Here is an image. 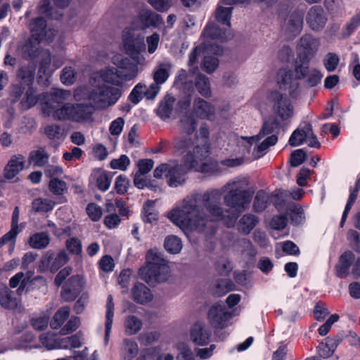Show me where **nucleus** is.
Here are the masks:
<instances>
[{
  "instance_id": "69168bd1",
  "label": "nucleus",
  "mask_w": 360,
  "mask_h": 360,
  "mask_svg": "<svg viewBox=\"0 0 360 360\" xmlns=\"http://www.w3.org/2000/svg\"><path fill=\"white\" fill-rule=\"evenodd\" d=\"M71 96V92L68 90L57 89L51 95L53 103L63 104Z\"/></svg>"
},
{
  "instance_id": "6e6d98bb",
  "label": "nucleus",
  "mask_w": 360,
  "mask_h": 360,
  "mask_svg": "<svg viewBox=\"0 0 360 360\" xmlns=\"http://www.w3.org/2000/svg\"><path fill=\"white\" fill-rule=\"evenodd\" d=\"M80 319L79 317H72L66 324L60 329V334L65 335L75 331L80 326Z\"/></svg>"
},
{
  "instance_id": "79ce46f5",
  "label": "nucleus",
  "mask_w": 360,
  "mask_h": 360,
  "mask_svg": "<svg viewBox=\"0 0 360 360\" xmlns=\"http://www.w3.org/2000/svg\"><path fill=\"white\" fill-rule=\"evenodd\" d=\"M39 99V95L36 94L33 86L27 87L25 92V96L20 101L21 108L24 110H28L34 107Z\"/></svg>"
},
{
  "instance_id": "6e6552de",
  "label": "nucleus",
  "mask_w": 360,
  "mask_h": 360,
  "mask_svg": "<svg viewBox=\"0 0 360 360\" xmlns=\"http://www.w3.org/2000/svg\"><path fill=\"white\" fill-rule=\"evenodd\" d=\"M53 117L56 120H70L75 122H83L90 119L93 113L91 105L83 103H65L61 106L52 107Z\"/></svg>"
},
{
  "instance_id": "aec40b11",
  "label": "nucleus",
  "mask_w": 360,
  "mask_h": 360,
  "mask_svg": "<svg viewBox=\"0 0 360 360\" xmlns=\"http://www.w3.org/2000/svg\"><path fill=\"white\" fill-rule=\"evenodd\" d=\"M82 290L81 280L77 276L70 277L62 288L61 297L65 302L74 300Z\"/></svg>"
},
{
  "instance_id": "a878e982",
  "label": "nucleus",
  "mask_w": 360,
  "mask_h": 360,
  "mask_svg": "<svg viewBox=\"0 0 360 360\" xmlns=\"http://www.w3.org/2000/svg\"><path fill=\"white\" fill-rule=\"evenodd\" d=\"M49 155L46 149L43 147H39L30 153L28 162L30 165L42 167L49 162Z\"/></svg>"
},
{
  "instance_id": "39448f33",
  "label": "nucleus",
  "mask_w": 360,
  "mask_h": 360,
  "mask_svg": "<svg viewBox=\"0 0 360 360\" xmlns=\"http://www.w3.org/2000/svg\"><path fill=\"white\" fill-rule=\"evenodd\" d=\"M146 266L140 269V277L149 285L166 281L170 274L167 261L161 252L156 249L149 250L146 256Z\"/></svg>"
},
{
  "instance_id": "2eb2a0df",
  "label": "nucleus",
  "mask_w": 360,
  "mask_h": 360,
  "mask_svg": "<svg viewBox=\"0 0 360 360\" xmlns=\"http://www.w3.org/2000/svg\"><path fill=\"white\" fill-rule=\"evenodd\" d=\"M191 170L186 166V163L179 165L176 161H171V166L168 173L166 174L167 184L171 187H177L185 181V174Z\"/></svg>"
},
{
  "instance_id": "c9c22d12",
  "label": "nucleus",
  "mask_w": 360,
  "mask_h": 360,
  "mask_svg": "<svg viewBox=\"0 0 360 360\" xmlns=\"http://www.w3.org/2000/svg\"><path fill=\"white\" fill-rule=\"evenodd\" d=\"M193 72H188L185 70H180L175 78V85L181 89H193Z\"/></svg>"
},
{
  "instance_id": "5701e85b",
  "label": "nucleus",
  "mask_w": 360,
  "mask_h": 360,
  "mask_svg": "<svg viewBox=\"0 0 360 360\" xmlns=\"http://www.w3.org/2000/svg\"><path fill=\"white\" fill-rule=\"evenodd\" d=\"M36 65L34 63H28L22 65L16 72V82L27 86H32L35 76Z\"/></svg>"
},
{
  "instance_id": "e433bc0d",
  "label": "nucleus",
  "mask_w": 360,
  "mask_h": 360,
  "mask_svg": "<svg viewBox=\"0 0 360 360\" xmlns=\"http://www.w3.org/2000/svg\"><path fill=\"white\" fill-rule=\"evenodd\" d=\"M141 13L146 29L150 27H157L164 23L161 16L150 10L143 9Z\"/></svg>"
},
{
  "instance_id": "4d7b16f0",
  "label": "nucleus",
  "mask_w": 360,
  "mask_h": 360,
  "mask_svg": "<svg viewBox=\"0 0 360 360\" xmlns=\"http://www.w3.org/2000/svg\"><path fill=\"white\" fill-rule=\"evenodd\" d=\"M286 191H278L274 195V205L279 211H282L288 208L285 202V198L288 196Z\"/></svg>"
},
{
  "instance_id": "864d4df0",
  "label": "nucleus",
  "mask_w": 360,
  "mask_h": 360,
  "mask_svg": "<svg viewBox=\"0 0 360 360\" xmlns=\"http://www.w3.org/2000/svg\"><path fill=\"white\" fill-rule=\"evenodd\" d=\"M144 174L136 172L134 178V184L136 187L139 189H142L145 187H148L151 190L156 191L160 189L158 186H154L150 181H148L143 177Z\"/></svg>"
},
{
  "instance_id": "412c9836",
  "label": "nucleus",
  "mask_w": 360,
  "mask_h": 360,
  "mask_svg": "<svg viewBox=\"0 0 360 360\" xmlns=\"http://www.w3.org/2000/svg\"><path fill=\"white\" fill-rule=\"evenodd\" d=\"M197 126V122L194 118L193 115L191 113H186L185 115L182 116L179 122V130L183 135L182 137L176 139L174 142V147L176 148V143L177 141L183 139H191L192 140L195 139V137L197 134L199 135L200 130L196 132L193 136H191V134L195 131Z\"/></svg>"
},
{
  "instance_id": "774afa93",
  "label": "nucleus",
  "mask_w": 360,
  "mask_h": 360,
  "mask_svg": "<svg viewBox=\"0 0 360 360\" xmlns=\"http://www.w3.org/2000/svg\"><path fill=\"white\" fill-rule=\"evenodd\" d=\"M219 65L218 59L213 56H205L202 69L207 73H212Z\"/></svg>"
},
{
  "instance_id": "2f4dec72",
  "label": "nucleus",
  "mask_w": 360,
  "mask_h": 360,
  "mask_svg": "<svg viewBox=\"0 0 360 360\" xmlns=\"http://www.w3.org/2000/svg\"><path fill=\"white\" fill-rule=\"evenodd\" d=\"M31 276V271H27L26 274L18 272L10 278L9 285L12 288L18 287L17 292L20 295L24 291L26 285L30 282Z\"/></svg>"
},
{
  "instance_id": "7ed1b4c3",
  "label": "nucleus",
  "mask_w": 360,
  "mask_h": 360,
  "mask_svg": "<svg viewBox=\"0 0 360 360\" xmlns=\"http://www.w3.org/2000/svg\"><path fill=\"white\" fill-rule=\"evenodd\" d=\"M310 61L296 60L294 66L295 77L291 70L281 68L277 73V82L281 89L288 91L289 94L296 98L300 92L298 80H304L309 87L316 86L321 82L322 74L316 69L310 68Z\"/></svg>"
},
{
  "instance_id": "58836bf2",
  "label": "nucleus",
  "mask_w": 360,
  "mask_h": 360,
  "mask_svg": "<svg viewBox=\"0 0 360 360\" xmlns=\"http://www.w3.org/2000/svg\"><path fill=\"white\" fill-rule=\"evenodd\" d=\"M51 238L46 232L36 233L29 239L30 245L34 249L46 248L50 243Z\"/></svg>"
},
{
  "instance_id": "8fccbe9b",
  "label": "nucleus",
  "mask_w": 360,
  "mask_h": 360,
  "mask_svg": "<svg viewBox=\"0 0 360 360\" xmlns=\"http://www.w3.org/2000/svg\"><path fill=\"white\" fill-rule=\"evenodd\" d=\"M27 86H24L20 83H15L10 87V98L13 103H15L20 101L23 93L26 91Z\"/></svg>"
},
{
  "instance_id": "49530a36",
  "label": "nucleus",
  "mask_w": 360,
  "mask_h": 360,
  "mask_svg": "<svg viewBox=\"0 0 360 360\" xmlns=\"http://www.w3.org/2000/svg\"><path fill=\"white\" fill-rule=\"evenodd\" d=\"M46 28V22L44 18L38 17L31 20L30 30L34 38H41Z\"/></svg>"
},
{
  "instance_id": "338daca9",
  "label": "nucleus",
  "mask_w": 360,
  "mask_h": 360,
  "mask_svg": "<svg viewBox=\"0 0 360 360\" xmlns=\"http://www.w3.org/2000/svg\"><path fill=\"white\" fill-rule=\"evenodd\" d=\"M306 153L303 149L294 150L290 156V164L292 167H298L305 161Z\"/></svg>"
},
{
  "instance_id": "09e8293b",
  "label": "nucleus",
  "mask_w": 360,
  "mask_h": 360,
  "mask_svg": "<svg viewBox=\"0 0 360 360\" xmlns=\"http://www.w3.org/2000/svg\"><path fill=\"white\" fill-rule=\"evenodd\" d=\"M165 250L172 253H179L182 249V243L179 238L176 236H169L165 240Z\"/></svg>"
},
{
  "instance_id": "a18cd8bd",
  "label": "nucleus",
  "mask_w": 360,
  "mask_h": 360,
  "mask_svg": "<svg viewBox=\"0 0 360 360\" xmlns=\"http://www.w3.org/2000/svg\"><path fill=\"white\" fill-rule=\"evenodd\" d=\"M39 41L37 38L31 37L22 47L23 56L26 58H34L38 56Z\"/></svg>"
},
{
  "instance_id": "72a5a7b5",
  "label": "nucleus",
  "mask_w": 360,
  "mask_h": 360,
  "mask_svg": "<svg viewBox=\"0 0 360 360\" xmlns=\"http://www.w3.org/2000/svg\"><path fill=\"white\" fill-rule=\"evenodd\" d=\"M114 316V303L112 296L109 295L106 303V314H105V344L107 345L109 341L110 334L112 326V319Z\"/></svg>"
},
{
  "instance_id": "0e129e2a",
  "label": "nucleus",
  "mask_w": 360,
  "mask_h": 360,
  "mask_svg": "<svg viewBox=\"0 0 360 360\" xmlns=\"http://www.w3.org/2000/svg\"><path fill=\"white\" fill-rule=\"evenodd\" d=\"M44 133L50 139H59L63 136L60 127L58 124H50L44 127Z\"/></svg>"
},
{
  "instance_id": "c85d7f7f",
  "label": "nucleus",
  "mask_w": 360,
  "mask_h": 360,
  "mask_svg": "<svg viewBox=\"0 0 360 360\" xmlns=\"http://www.w3.org/2000/svg\"><path fill=\"white\" fill-rule=\"evenodd\" d=\"M172 68L170 62H162L159 63L153 71L154 82L158 85L164 84L169 77V72Z\"/></svg>"
},
{
  "instance_id": "f257e3e1",
  "label": "nucleus",
  "mask_w": 360,
  "mask_h": 360,
  "mask_svg": "<svg viewBox=\"0 0 360 360\" xmlns=\"http://www.w3.org/2000/svg\"><path fill=\"white\" fill-rule=\"evenodd\" d=\"M247 185L245 179H236L227 182L221 190L193 191L168 212L167 217L183 229L202 231L209 223L219 221L233 227L252 200V193Z\"/></svg>"
},
{
  "instance_id": "680f3d73",
  "label": "nucleus",
  "mask_w": 360,
  "mask_h": 360,
  "mask_svg": "<svg viewBox=\"0 0 360 360\" xmlns=\"http://www.w3.org/2000/svg\"><path fill=\"white\" fill-rule=\"evenodd\" d=\"M129 181L124 175H120L116 178L115 182V189L120 195L124 194L129 188Z\"/></svg>"
},
{
  "instance_id": "f704fd0d",
  "label": "nucleus",
  "mask_w": 360,
  "mask_h": 360,
  "mask_svg": "<svg viewBox=\"0 0 360 360\" xmlns=\"http://www.w3.org/2000/svg\"><path fill=\"white\" fill-rule=\"evenodd\" d=\"M82 336V333L79 331L70 337L60 339L58 341V349H67L80 347L83 341Z\"/></svg>"
},
{
  "instance_id": "de8ad7c7",
  "label": "nucleus",
  "mask_w": 360,
  "mask_h": 360,
  "mask_svg": "<svg viewBox=\"0 0 360 360\" xmlns=\"http://www.w3.org/2000/svg\"><path fill=\"white\" fill-rule=\"evenodd\" d=\"M49 190L54 195H62L67 193L68 186L65 181L53 178L49 181Z\"/></svg>"
},
{
  "instance_id": "bb28decb",
  "label": "nucleus",
  "mask_w": 360,
  "mask_h": 360,
  "mask_svg": "<svg viewBox=\"0 0 360 360\" xmlns=\"http://www.w3.org/2000/svg\"><path fill=\"white\" fill-rule=\"evenodd\" d=\"M354 260V255L351 251L344 252L340 257L339 262L336 265L337 276L345 278L349 274L350 266Z\"/></svg>"
},
{
  "instance_id": "4c0bfd02",
  "label": "nucleus",
  "mask_w": 360,
  "mask_h": 360,
  "mask_svg": "<svg viewBox=\"0 0 360 360\" xmlns=\"http://www.w3.org/2000/svg\"><path fill=\"white\" fill-rule=\"evenodd\" d=\"M195 86L198 93L205 98L211 96V85L210 79L205 75L199 73L195 77Z\"/></svg>"
},
{
  "instance_id": "0eeeda50",
  "label": "nucleus",
  "mask_w": 360,
  "mask_h": 360,
  "mask_svg": "<svg viewBox=\"0 0 360 360\" xmlns=\"http://www.w3.org/2000/svg\"><path fill=\"white\" fill-rule=\"evenodd\" d=\"M92 90L88 95L91 105L98 108H105L114 105L122 95V91L113 86L97 81L96 77L91 79Z\"/></svg>"
},
{
  "instance_id": "3c124183",
  "label": "nucleus",
  "mask_w": 360,
  "mask_h": 360,
  "mask_svg": "<svg viewBox=\"0 0 360 360\" xmlns=\"http://www.w3.org/2000/svg\"><path fill=\"white\" fill-rule=\"evenodd\" d=\"M290 211V219L292 223L295 225L301 224L304 219V213L303 209L297 205H292L289 207Z\"/></svg>"
},
{
  "instance_id": "393cba45",
  "label": "nucleus",
  "mask_w": 360,
  "mask_h": 360,
  "mask_svg": "<svg viewBox=\"0 0 360 360\" xmlns=\"http://www.w3.org/2000/svg\"><path fill=\"white\" fill-rule=\"evenodd\" d=\"M139 352V347L136 341L129 338L122 340L120 347V356L122 360H133Z\"/></svg>"
},
{
  "instance_id": "cd10ccee",
  "label": "nucleus",
  "mask_w": 360,
  "mask_h": 360,
  "mask_svg": "<svg viewBox=\"0 0 360 360\" xmlns=\"http://www.w3.org/2000/svg\"><path fill=\"white\" fill-rule=\"evenodd\" d=\"M259 223V218L252 214L243 215L238 222L239 232L244 235L249 234Z\"/></svg>"
},
{
  "instance_id": "13d9d810",
  "label": "nucleus",
  "mask_w": 360,
  "mask_h": 360,
  "mask_svg": "<svg viewBox=\"0 0 360 360\" xmlns=\"http://www.w3.org/2000/svg\"><path fill=\"white\" fill-rule=\"evenodd\" d=\"M145 85L137 84L129 94V98L134 104L139 103L144 96Z\"/></svg>"
},
{
  "instance_id": "f8f14e48",
  "label": "nucleus",
  "mask_w": 360,
  "mask_h": 360,
  "mask_svg": "<svg viewBox=\"0 0 360 360\" xmlns=\"http://www.w3.org/2000/svg\"><path fill=\"white\" fill-rule=\"evenodd\" d=\"M25 162V158L22 154L13 155L4 168L3 177L4 179H0V182L18 181V175L24 169Z\"/></svg>"
},
{
  "instance_id": "7c9ffc66",
  "label": "nucleus",
  "mask_w": 360,
  "mask_h": 360,
  "mask_svg": "<svg viewBox=\"0 0 360 360\" xmlns=\"http://www.w3.org/2000/svg\"><path fill=\"white\" fill-rule=\"evenodd\" d=\"M303 25V16L298 12L292 13L287 20L285 30L289 34L295 36L298 34Z\"/></svg>"
},
{
  "instance_id": "5fc2aeb1",
  "label": "nucleus",
  "mask_w": 360,
  "mask_h": 360,
  "mask_svg": "<svg viewBox=\"0 0 360 360\" xmlns=\"http://www.w3.org/2000/svg\"><path fill=\"white\" fill-rule=\"evenodd\" d=\"M339 63L340 58L334 53H328L323 60L324 66L328 72L335 71Z\"/></svg>"
},
{
  "instance_id": "e2e57ef3",
  "label": "nucleus",
  "mask_w": 360,
  "mask_h": 360,
  "mask_svg": "<svg viewBox=\"0 0 360 360\" xmlns=\"http://www.w3.org/2000/svg\"><path fill=\"white\" fill-rule=\"evenodd\" d=\"M75 70L71 67H65L63 69L60 79L63 84H72L75 81Z\"/></svg>"
},
{
  "instance_id": "c03bdc74",
  "label": "nucleus",
  "mask_w": 360,
  "mask_h": 360,
  "mask_svg": "<svg viewBox=\"0 0 360 360\" xmlns=\"http://www.w3.org/2000/svg\"><path fill=\"white\" fill-rule=\"evenodd\" d=\"M270 196L264 191H259L253 201V210L256 212H262L268 206L269 203Z\"/></svg>"
},
{
  "instance_id": "dca6fc26",
  "label": "nucleus",
  "mask_w": 360,
  "mask_h": 360,
  "mask_svg": "<svg viewBox=\"0 0 360 360\" xmlns=\"http://www.w3.org/2000/svg\"><path fill=\"white\" fill-rule=\"evenodd\" d=\"M201 36L205 40L213 39L220 41H227L233 37L230 27L221 30V29L213 22H209L207 23Z\"/></svg>"
},
{
  "instance_id": "ddd939ff",
  "label": "nucleus",
  "mask_w": 360,
  "mask_h": 360,
  "mask_svg": "<svg viewBox=\"0 0 360 360\" xmlns=\"http://www.w3.org/2000/svg\"><path fill=\"white\" fill-rule=\"evenodd\" d=\"M320 43L319 39L310 34L302 36L297 45V60L310 61L317 52Z\"/></svg>"
},
{
  "instance_id": "603ef678",
  "label": "nucleus",
  "mask_w": 360,
  "mask_h": 360,
  "mask_svg": "<svg viewBox=\"0 0 360 360\" xmlns=\"http://www.w3.org/2000/svg\"><path fill=\"white\" fill-rule=\"evenodd\" d=\"M65 247L70 253L79 255L82 251V245L81 240L76 238L72 237L65 241Z\"/></svg>"
},
{
  "instance_id": "4be33fe9",
  "label": "nucleus",
  "mask_w": 360,
  "mask_h": 360,
  "mask_svg": "<svg viewBox=\"0 0 360 360\" xmlns=\"http://www.w3.org/2000/svg\"><path fill=\"white\" fill-rule=\"evenodd\" d=\"M112 175L103 169H94L89 176V182L101 191H106L110 186Z\"/></svg>"
},
{
  "instance_id": "20e7f679",
  "label": "nucleus",
  "mask_w": 360,
  "mask_h": 360,
  "mask_svg": "<svg viewBox=\"0 0 360 360\" xmlns=\"http://www.w3.org/2000/svg\"><path fill=\"white\" fill-rule=\"evenodd\" d=\"M112 63L117 68H105L99 71L97 81L108 83L117 86H122L125 82L134 79L138 75V67L128 58L115 56Z\"/></svg>"
},
{
  "instance_id": "4468645a",
  "label": "nucleus",
  "mask_w": 360,
  "mask_h": 360,
  "mask_svg": "<svg viewBox=\"0 0 360 360\" xmlns=\"http://www.w3.org/2000/svg\"><path fill=\"white\" fill-rule=\"evenodd\" d=\"M231 318V314L224 304H214L207 312L208 321L214 328H224L226 327Z\"/></svg>"
},
{
  "instance_id": "bf43d9fd",
  "label": "nucleus",
  "mask_w": 360,
  "mask_h": 360,
  "mask_svg": "<svg viewBox=\"0 0 360 360\" xmlns=\"http://www.w3.org/2000/svg\"><path fill=\"white\" fill-rule=\"evenodd\" d=\"M129 164V158L126 155H122L119 158L112 160L110 165L112 169L124 171Z\"/></svg>"
},
{
  "instance_id": "37998d69",
  "label": "nucleus",
  "mask_w": 360,
  "mask_h": 360,
  "mask_svg": "<svg viewBox=\"0 0 360 360\" xmlns=\"http://www.w3.org/2000/svg\"><path fill=\"white\" fill-rule=\"evenodd\" d=\"M70 314V307L65 306L62 307L57 310L55 313L50 326L53 329H58L60 328L65 321L68 319Z\"/></svg>"
},
{
  "instance_id": "473e14b6",
  "label": "nucleus",
  "mask_w": 360,
  "mask_h": 360,
  "mask_svg": "<svg viewBox=\"0 0 360 360\" xmlns=\"http://www.w3.org/2000/svg\"><path fill=\"white\" fill-rule=\"evenodd\" d=\"M143 322L141 319L134 315H129L124 318V329L127 335L137 334L142 328Z\"/></svg>"
},
{
  "instance_id": "9b49d317",
  "label": "nucleus",
  "mask_w": 360,
  "mask_h": 360,
  "mask_svg": "<svg viewBox=\"0 0 360 360\" xmlns=\"http://www.w3.org/2000/svg\"><path fill=\"white\" fill-rule=\"evenodd\" d=\"M268 101L272 104L274 112L282 120L291 118L294 113L290 100L277 91L269 93Z\"/></svg>"
},
{
  "instance_id": "6ab92c4d",
  "label": "nucleus",
  "mask_w": 360,
  "mask_h": 360,
  "mask_svg": "<svg viewBox=\"0 0 360 360\" xmlns=\"http://www.w3.org/2000/svg\"><path fill=\"white\" fill-rule=\"evenodd\" d=\"M306 20L311 29L319 31L324 27L327 18L321 6H314L309 10Z\"/></svg>"
},
{
  "instance_id": "f3484780",
  "label": "nucleus",
  "mask_w": 360,
  "mask_h": 360,
  "mask_svg": "<svg viewBox=\"0 0 360 360\" xmlns=\"http://www.w3.org/2000/svg\"><path fill=\"white\" fill-rule=\"evenodd\" d=\"M211 336V331L203 322L197 321L192 325L190 330L191 341L200 346L208 344Z\"/></svg>"
},
{
  "instance_id": "a211bd4d",
  "label": "nucleus",
  "mask_w": 360,
  "mask_h": 360,
  "mask_svg": "<svg viewBox=\"0 0 360 360\" xmlns=\"http://www.w3.org/2000/svg\"><path fill=\"white\" fill-rule=\"evenodd\" d=\"M69 260V257L65 250H60L55 257L53 252H46L41 258V263L46 266H49L51 271H58Z\"/></svg>"
},
{
  "instance_id": "9d476101",
  "label": "nucleus",
  "mask_w": 360,
  "mask_h": 360,
  "mask_svg": "<svg viewBox=\"0 0 360 360\" xmlns=\"http://www.w3.org/2000/svg\"><path fill=\"white\" fill-rule=\"evenodd\" d=\"M306 143L309 147L319 148L321 146L316 135L312 130V126L309 122L301 124L291 134L289 144L291 146H298Z\"/></svg>"
},
{
  "instance_id": "b1692460",
  "label": "nucleus",
  "mask_w": 360,
  "mask_h": 360,
  "mask_svg": "<svg viewBox=\"0 0 360 360\" xmlns=\"http://www.w3.org/2000/svg\"><path fill=\"white\" fill-rule=\"evenodd\" d=\"M214 106L201 98H196L193 101V112L200 119H209L214 115Z\"/></svg>"
},
{
  "instance_id": "1a4fd4ad",
  "label": "nucleus",
  "mask_w": 360,
  "mask_h": 360,
  "mask_svg": "<svg viewBox=\"0 0 360 360\" xmlns=\"http://www.w3.org/2000/svg\"><path fill=\"white\" fill-rule=\"evenodd\" d=\"M122 44L125 53L133 60L139 63L144 61L145 58L141 56L146 51L143 35L136 34L126 28L122 32Z\"/></svg>"
},
{
  "instance_id": "423d86ee",
  "label": "nucleus",
  "mask_w": 360,
  "mask_h": 360,
  "mask_svg": "<svg viewBox=\"0 0 360 360\" xmlns=\"http://www.w3.org/2000/svg\"><path fill=\"white\" fill-rule=\"evenodd\" d=\"M280 127L281 125L277 119L274 117H269L264 121L258 134L246 138L248 142L250 144H252L253 142H257L264 136H268L255 148L252 154L255 158H259L263 156L269 146H274L277 143V134L280 131Z\"/></svg>"
},
{
  "instance_id": "c756f323",
  "label": "nucleus",
  "mask_w": 360,
  "mask_h": 360,
  "mask_svg": "<svg viewBox=\"0 0 360 360\" xmlns=\"http://www.w3.org/2000/svg\"><path fill=\"white\" fill-rule=\"evenodd\" d=\"M132 295L135 302L145 304L152 300L150 290L143 283H136L132 288Z\"/></svg>"
},
{
  "instance_id": "052dcab7",
  "label": "nucleus",
  "mask_w": 360,
  "mask_h": 360,
  "mask_svg": "<svg viewBox=\"0 0 360 360\" xmlns=\"http://www.w3.org/2000/svg\"><path fill=\"white\" fill-rule=\"evenodd\" d=\"M0 304L4 308H11L14 303L8 294V289L6 286L0 285Z\"/></svg>"
},
{
  "instance_id": "f03ea898",
  "label": "nucleus",
  "mask_w": 360,
  "mask_h": 360,
  "mask_svg": "<svg viewBox=\"0 0 360 360\" xmlns=\"http://www.w3.org/2000/svg\"><path fill=\"white\" fill-rule=\"evenodd\" d=\"M176 149L181 153L186 152L182 162L186 166L195 172L208 176H220L223 169L219 162L209 158L210 155V130L206 124L200 127L199 135L194 140L183 139L176 141Z\"/></svg>"
},
{
  "instance_id": "ea45409f",
  "label": "nucleus",
  "mask_w": 360,
  "mask_h": 360,
  "mask_svg": "<svg viewBox=\"0 0 360 360\" xmlns=\"http://www.w3.org/2000/svg\"><path fill=\"white\" fill-rule=\"evenodd\" d=\"M55 205L56 202L53 200L44 198H37L32 202V208L35 212H51Z\"/></svg>"
},
{
  "instance_id": "a19ab883",
  "label": "nucleus",
  "mask_w": 360,
  "mask_h": 360,
  "mask_svg": "<svg viewBox=\"0 0 360 360\" xmlns=\"http://www.w3.org/2000/svg\"><path fill=\"white\" fill-rule=\"evenodd\" d=\"M174 101L175 99L172 96H167L164 101L160 102L157 110V114L162 120H165L170 117Z\"/></svg>"
}]
</instances>
